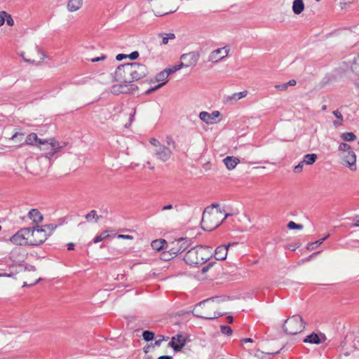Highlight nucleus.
Segmentation results:
<instances>
[{
    "mask_svg": "<svg viewBox=\"0 0 359 359\" xmlns=\"http://www.w3.org/2000/svg\"><path fill=\"white\" fill-rule=\"evenodd\" d=\"M220 297H215L207 299L198 303L192 311L194 316L198 318L214 320L223 316L226 312H217L215 311L216 305L223 301Z\"/></svg>",
    "mask_w": 359,
    "mask_h": 359,
    "instance_id": "f257e3e1",
    "label": "nucleus"
},
{
    "mask_svg": "<svg viewBox=\"0 0 359 359\" xmlns=\"http://www.w3.org/2000/svg\"><path fill=\"white\" fill-rule=\"evenodd\" d=\"M212 256L210 247L198 245L189 250L184 257V260L190 266H197L205 263Z\"/></svg>",
    "mask_w": 359,
    "mask_h": 359,
    "instance_id": "f03ea898",
    "label": "nucleus"
},
{
    "mask_svg": "<svg viewBox=\"0 0 359 359\" xmlns=\"http://www.w3.org/2000/svg\"><path fill=\"white\" fill-rule=\"evenodd\" d=\"M305 325L300 315H293L285 320L283 330L287 334L295 335L304 330Z\"/></svg>",
    "mask_w": 359,
    "mask_h": 359,
    "instance_id": "7ed1b4c3",
    "label": "nucleus"
},
{
    "mask_svg": "<svg viewBox=\"0 0 359 359\" xmlns=\"http://www.w3.org/2000/svg\"><path fill=\"white\" fill-rule=\"evenodd\" d=\"M39 144L40 150L43 152L44 156L48 160L64 147V145H60V142L55 138L42 140L41 142H39Z\"/></svg>",
    "mask_w": 359,
    "mask_h": 359,
    "instance_id": "20e7f679",
    "label": "nucleus"
},
{
    "mask_svg": "<svg viewBox=\"0 0 359 359\" xmlns=\"http://www.w3.org/2000/svg\"><path fill=\"white\" fill-rule=\"evenodd\" d=\"M339 151L342 153L343 164L348 167L351 170H356V155L351 146L346 143H341Z\"/></svg>",
    "mask_w": 359,
    "mask_h": 359,
    "instance_id": "39448f33",
    "label": "nucleus"
},
{
    "mask_svg": "<svg viewBox=\"0 0 359 359\" xmlns=\"http://www.w3.org/2000/svg\"><path fill=\"white\" fill-rule=\"evenodd\" d=\"M219 208V204L213 203V204H212L211 207H208L205 209V210L203 213V217H202V223L203 224H205L212 219H214L215 218H217L218 217V215L224 213V217L220 222H217L213 226H210L209 229L203 228V229L211 231V230L214 229L215 228L217 227L218 226H219L220 224L228 217L233 215V214H230V213H225L224 209H219L218 210H217V212L215 213H212V214H210L208 211L210 208Z\"/></svg>",
    "mask_w": 359,
    "mask_h": 359,
    "instance_id": "423d86ee",
    "label": "nucleus"
},
{
    "mask_svg": "<svg viewBox=\"0 0 359 359\" xmlns=\"http://www.w3.org/2000/svg\"><path fill=\"white\" fill-rule=\"evenodd\" d=\"M29 229V232L28 234L29 236V243L30 245H39L43 243L49 234L47 233V231L43 227L37 226L36 228L33 227Z\"/></svg>",
    "mask_w": 359,
    "mask_h": 359,
    "instance_id": "0eeeda50",
    "label": "nucleus"
},
{
    "mask_svg": "<svg viewBox=\"0 0 359 359\" xmlns=\"http://www.w3.org/2000/svg\"><path fill=\"white\" fill-rule=\"evenodd\" d=\"M114 80L120 83H133L130 63L120 65L114 72Z\"/></svg>",
    "mask_w": 359,
    "mask_h": 359,
    "instance_id": "6e6552de",
    "label": "nucleus"
},
{
    "mask_svg": "<svg viewBox=\"0 0 359 359\" xmlns=\"http://www.w3.org/2000/svg\"><path fill=\"white\" fill-rule=\"evenodd\" d=\"M191 245L187 238H180L170 243L168 245L172 255L177 256L185 251Z\"/></svg>",
    "mask_w": 359,
    "mask_h": 359,
    "instance_id": "1a4fd4ad",
    "label": "nucleus"
},
{
    "mask_svg": "<svg viewBox=\"0 0 359 359\" xmlns=\"http://www.w3.org/2000/svg\"><path fill=\"white\" fill-rule=\"evenodd\" d=\"M133 83L144 78L148 74L146 65L137 62H130Z\"/></svg>",
    "mask_w": 359,
    "mask_h": 359,
    "instance_id": "9d476101",
    "label": "nucleus"
},
{
    "mask_svg": "<svg viewBox=\"0 0 359 359\" xmlns=\"http://www.w3.org/2000/svg\"><path fill=\"white\" fill-rule=\"evenodd\" d=\"M29 229L23 228L17 231L13 236L11 237L10 241L15 245H30L29 241Z\"/></svg>",
    "mask_w": 359,
    "mask_h": 359,
    "instance_id": "9b49d317",
    "label": "nucleus"
},
{
    "mask_svg": "<svg viewBox=\"0 0 359 359\" xmlns=\"http://www.w3.org/2000/svg\"><path fill=\"white\" fill-rule=\"evenodd\" d=\"M137 89V86L134 83H121L113 85L111 88V93L114 95H118L120 93L128 94L133 93Z\"/></svg>",
    "mask_w": 359,
    "mask_h": 359,
    "instance_id": "f8f14e48",
    "label": "nucleus"
},
{
    "mask_svg": "<svg viewBox=\"0 0 359 359\" xmlns=\"http://www.w3.org/2000/svg\"><path fill=\"white\" fill-rule=\"evenodd\" d=\"M187 336L183 334H177L171 338L169 346L172 347L175 352H179L186 345Z\"/></svg>",
    "mask_w": 359,
    "mask_h": 359,
    "instance_id": "ddd939ff",
    "label": "nucleus"
},
{
    "mask_svg": "<svg viewBox=\"0 0 359 359\" xmlns=\"http://www.w3.org/2000/svg\"><path fill=\"white\" fill-rule=\"evenodd\" d=\"M156 16H163L174 13L175 11H164L165 0H147Z\"/></svg>",
    "mask_w": 359,
    "mask_h": 359,
    "instance_id": "4468645a",
    "label": "nucleus"
},
{
    "mask_svg": "<svg viewBox=\"0 0 359 359\" xmlns=\"http://www.w3.org/2000/svg\"><path fill=\"white\" fill-rule=\"evenodd\" d=\"M200 57V54L197 51H192L188 53L182 55L181 60H183L184 67H188L190 66H195Z\"/></svg>",
    "mask_w": 359,
    "mask_h": 359,
    "instance_id": "2eb2a0df",
    "label": "nucleus"
},
{
    "mask_svg": "<svg viewBox=\"0 0 359 359\" xmlns=\"http://www.w3.org/2000/svg\"><path fill=\"white\" fill-rule=\"evenodd\" d=\"M154 153L157 159L162 162L168 161L172 155L171 149L163 144L160 146L159 148H155Z\"/></svg>",
    "mask_w": 359,
    "mask_h": 359,
    "instance_id": "dca6fc26",
    "label": "nucleus"
},
{
    "mask_svg": "<svg viewBox=\"0 0 359 359\" xmlns=\"http://www.w3.org/2000/svg\"><path fill=\"white\" fill-rule=\"evenodd\" d=\"M220 116L219 111H214L212 113L201 111L199 114V118L207 124H213L216 123V118Z\"/></svg>",
    "mask_w": 359,
    "mask_h": 359,
    "instance_id": "f3484780",
    "label": "nucleus"
},
{
    "mask_svg": "<svg viewBox=\"0 0 359 359\" xmlns=\"http://www.w3.org/2000/svg\"><path fill=\"white\" fill-rule=\"evenodd\" d=\"M237 243H229L227 245H222L218 246L215 250L214 256L217 260H224L226 258L229 248L231 245H236Z\"/></svg>",
    "mask_w": 359,
    "mask_h": 359,
    "instance_id": "a211bd4d",
    "label": "nucleus"
},
{
    "mask_svg": "<svg viewBox=\"0 0 359 359\" xmlns=\"http://www.w3.org/2000/svg\"><path fill=\"white\" fill-rule=\"evenodd\" d=\"M42 139L38 137L37 135L34 133L29 134L25 141L24 144L39 147V142H41Z\"/></svg>",
    "mask_w": 359,
    "mask_h": 359,
    "instance_id": "6ab92c4d",
    "label": "nucleus"
},
{
    "mask_svg": "<svg viewBox=\"0 0 359 359\" xmlns=\"http://www.w3.org/2000/svg\"><path fill=\"white\" fill-rule=\"evenodd\" d=\"M28 217L36 224L41 223L43 219V215L37 209H32L28 213Z\"/></svg>",
    "mask_w": 359,
    "mask_h": 359,
    "instance_id": "aec40b11",
    "label": "nucleus"
},
{
    "mask_svg": "<svg viewBox=\"0 0 359 359\" xmlns=\"http://www.w3.org/2000/svg\"><path fill=\"white\" fill-rule=\"evenodd\" d=\"M223 53V48H217L212 51L208 56V61L212 62H218L224 59L223 55L219 56Z\"/></svg>",
    "mask_w": 359,
    "mask_h": 359,
    "instance_id": "412c9836",
    "label": "nucleus"
},
{
    "mask_svg": "<svg viewBox=\"0 0 359 359\" xmlns=\"http://www.w3.org/2000/svg\"><path fill=\"white\" fill-rule=\"evenodd\" d=\"M228 170H233L240 162L239 159L235 156H227L223 160Z\"/></svg>",
    "mask_w": 359,
    "mask_h": 359,
    "instance_id": "4be33fe9",
    "label": "nucleus"
},
{
    "mask_svg": "<svg viewBox=\"0 0 359 359\" xmlns=\"http://www.w3.org/2000/svg\"><path fill=\"white\" fill-rule=\"evenodd\" d=\"M83 5V0H69L67 8L69 12H75L80 9Z\"/></svg>",
    "mask_w": 359,
    "mask_h": 359,
    "instance_id": "5701e85b",
    "label": "nucleus"
},
{
    "mask_svg": "<svg viewBox=\"0 0 359 359\" xmlns=\"http://www.w3.org/2000/svg\"><path fill=\"white\" fill-rule=\"evenodd\" d=\"M34 49L36 51V53H38V55H39V58L38 60H35L34 59H27V58H25L24 57V55L23 54H21V56L22 57V58L24 59V60L27 62H30V63H36V64H39V63H41L43 60L44 58L46 57V55L41 52V49L39 48L38 46H34Z\"/></svg>",
    "mask_w": 359,
    "mask_h": 359,
    "instance_id": "b1692460",
    "label": "nucleus"
},
{
    "mask_svg": "<svg viewBox=\"0 0 359 359\" xmlns=\"http://www.w3.org/2000/svg\"><path fill=\"white\" fill-rule=\"evenodd\" d=\"M304 10V4L303 0H294L292 3V11L294 14L299 15Z\"/></svg>",
    "mask_w": 359,
    "mask_h": 359,
    "instance_id": "393cba45",
    "label": "nucleus"
},
{
    "mask_svg": "<svg viewBox=\"0 0 359 359\" xmlns=\"http://www.w3.org/2000/svg\"><path fill=\"white\" fill-rule=\"evenodd\" d=\"M303 341L304 343L319 344L321 343V339L318 334H317L315 332H313L311 334L308 335L306 337H305Z\"/></svg>",
    "mask_w": 359,
    "mask_h": 359,
    "instance_id": "a878e982",
    "label": "nucleus"
},
{
    "mask_svg": "<svg viewBox=\"0 0 359 359\" xmlns=\"http://www.w3.org/2000/svg\"><path fill=\"white\" fill-rule=\"evenodd\" d=\"M167 244L165 240L164 239H156L151 242V246L153 250L156 251H160L161 250L164 248V245Z\"/></svg>",
    "mask_w": 359,
    "mask_h": 359,
    "instance_id": "bb28decb",
    "label": "nucleus"
},
{
    "mask_svg": "<svg viewBox=\"0 0 359 359\" xmlns=\"http://www.w3.org/2000/svg\"><path fill=\"white\" fill-rule=\"evenodd\" d=\"M102 217L101 215H98L97 214V211L95 210H93L90 211L88 214L85 215L86 219L88 222H91L93 220H95V222H97V221Z\"/></svg>",
    "mask_w": 359,
    "mask_h": 359,
    "instance_id": "cd10ccee",
    "label": "nucleus"
},
{
    "mask_svg": "<svg viewBox=\"0 0 359 359\" xmlns=\"http://www.w3.org/2000/svg\"><path fill=\"white\" fill-rule=\"evenodd\" d=\"M167 250L165 251H163L161 254V259L163 261H169L170 259H172V258L175 257L176 256L172 255V251H170V248L168 247V245H166L165 248Z\"/></svg>",
    "mask_w": 359,
    "mask_h": 359,
    "instance_id": "c85d7f7f",
    "label": "nucleus"
},
{
    "mask_svg": "<svg viewBox=\"0 0 359 359\" xmlns=\"http://www.w3.org/2000/svg\"><path fill=\"white\" fill-rule=\"evenodd\" d=\"M332 114L338 119V120H335L333 121V125L335 127H337L339 126H342L344 118H343V116H342L341 113L338 109H337V110L333 111Z\"/></svg>",
    "mask_w": 359,
    "mask_h": 359,
    "instance_id": "c756f323",
    "label": "nucleus"
},
{
    "mask_svg": "<svg viewBox=\"0 0 359 359\" xmlns=\"http://www.w3.org/2000/svg\"><path fill=\"white\" fill-rule=\"evenodd\" d=\"M317 159L316 154H309L304 156L303 161L306 165H313Z\"/></svg>",
    "mask_w": 359,
    "mask_h": 359,
    "instance_id": "7c9ffc66",
    "label": "nucleus"
},
{
    "mask_svg": "<svg viewBox=\"0 0 359 359\" xmlns=\"http://www.w3.org/2000/svg\"><path fill=\"white\" fill-rule=\"evenodd\" d=\"M329 236H330V234H327L325 237H324L323 238H320L315 242L309 243L307 245V249L309 250H314L317 246L321 245Z\"/></svg>",
    "mask_w": 359,
    "mask_h": 359,
    "instance_id": "2f4dec72",
    "label": "nucleus"
},
{
    "mask_svg": "<svg viewBox=\"0 0 359 359\" xmlns=\"http://www.w3.org/2000/svg\"><path fill=\"white\" fill-rule=\"evenodd\" d=\"M341 137L345 142H353L356 140V135L351 132H346L341 134Z\"/></svg>",
    "mask_w": 359,
    "mask_h": 359,
    "instance_id": "473e14b6",
    "label": "nucleus"
},
{
    "mask_svg": "<svg viewBox=\"0 0 359 359\" xmlns=\"http://www.w3.org/2000/svg\"><path fill=\"white\" fill-rule=\"evenodd\" d=\"M169 76V75L167 73V71H165V69L161 71V72H159L158 74H157V75L156 76V81L159 82V81H162V82H165V83L168 82V77Z\"/></svg>",
    "mask_w": 359,
    "mask_h": 359,
    "instance_id": "72a5a7b5",
    "label": "nucleus"
},
{
    "mask_svg": "<svg viewBox=\"0 0 359 359\" xmlns=\"http://www.w3.org/2000/svg\"><path fill=\"white\" fill-rule=\"evenodd\" d=\"M23 137L24 133L20 132H15L10 139L15 141L16 142H18L20 144V146H22L24 145V143L22 142Z\"/></svg>",
    "mask_w": 359,
    "mask_h": 359,
    "instance_id": "f704fd0d",
    "label": "nucleus"
},
{
    "mask_svg": "<svg viewBox=\"0 0 359 359\" xmlns=\"http://www.w3.org/2000/svg\"><path fill=\"white\" fill-rule=\"evenodd\" d=\"M351 69L353 72L359 74V54L354 58Z\"/></svg>",
    "mask_w": 359,
    "mask_h": 359,
    "instance_id": "c9c22d12",
    "label": "nucleus"
},
{
    "mask_svg": "<svg viewBox=\"0 0 359 359\" xmlns=\"http://www.w3.org/2000/svg\"><path fill=\"white\" fill-rule=\"evenodd\" d=\"M108 237H109L108 232L107 231H104L99 236H97L94 238L93 243H97L107 239Z\"/></svg>",
    "mask_w": 359,
    "mask_h": 359,
    "instance_id": "e433bc0d",
    "label": "nucleus"
},
{
    "mask_svg": "<svg viewBox=\"0 0 359 359\" xmlns=\"http://www.w3.org/2000/svg\"><path fill=\"white\" fill-rule=\"evenodd\" d=\"M154 332L149 330H145L142 332V337L145 341H152L154 339Z\"/></svg>",
    "mask_w": 359,
    "mask_h": 359,
    "instance_id": "4c0bfd02",
    "label": "nucleus"
},
{
    "mask_svg": "<svg viewBox=\"0 0 359 359\" xmlns=\"http://www.w3.org/2000/svg\"><path fill=\"white\" fill-rule=\"evenodd\" d=\"M182 67H184V62H182L180 65H175V66H172V67L166 68L165 69V71H167L168 74L170 75L171 74H173V73L176 72L177 71L180 70Z\"/></svg>",
    "mask_w": 359,
    "mask_h": 359,
    "instance_id": "58836bf2",
    "label": "nucleus"
},
{
    "mask_svg": "<svg viewBox=\"0 0 359 359\" xmlns=\"http://www.w3.org/2000/svg\"><path fill=\"white\" fill-rule=\"evenodd\" d=\"M287 226L289 229H298V230H301L304 227L302 224H297L293 221L289 222Z\"/></svg>",
    "mask_w": 359,
    "mask_h": 359,
    "instance_id": "ea45409f",
    "label": "nucleus"
},
{
    "mask_svg": "<svg viewBox=\"0 0 359 359\" xmlns=\"http://www.w3.org/2000/svg\"><path fill=\"white\" fill-rule=\"evenodd\" d=\"M41 227H43V229H45L46 231H48V232L47 231V233L49 234V236H50L53 231L57 228V225L54 224H49L42 226Z\"/></svg>",
    "mask_w": 359,
    "mask_h": 359,
    "instance_id": "a19ab883",
    "label": "nucleus"
},
{
    "mask_svg": "<svg viewBox=\"0 0 359 359\" xmlns=\"http://www.w3.org/2000/svg\"><path fill=\"white\" fill-rule=\"evenodd\" d=\"M239 100L238 97V95L236 93H233L231 95H229L226 97V102H229L231 104H233Z\"/></svg>",
    "mask_w": 359,
    "mask_h": 359,
    "instance_id": "79ce46f5",
    "label": "nucleus"
},
{
    "mask_svg": "<svg viewBox=\"0 0 359 359\" xmlns=\"http://www.w3.org/2000/svg\"><path fill=\"white\" fill-rule=\"evenodd\" d=\"M220 330L222 334L225 335H231L232 334L231 328L228 325H221Z\"/></svg>",
    "mask_w": 359,
    "mask_h": 359,
    "instance_id": "37998d69",
    "label": "nucleus"
},
{
    "mask_svg": "<svg viewBox=\"0 0 359 359\" xmlns=\"http://www.w3.org/2000/svg\"><path fill=\"white\" fill-rule=\"evenodd\" d=\"M158 339L155 341V342H154V344L153 345L154 346H160L161 343L163 341H167L169 339L168 337H164L163 335H158Z\"/></svg>",
    "mask_w": 359,
    "mask_h": 359,
    "instance_id": "c03bdc74",
    "label": "nucleus"
},
{
    "mask_svg": "<svg viewBox=\"0 0 359 359\" xmlns=\"http://www.w3.org/2000/svg\"><path fill=\"white\" fill-rule=\"evenodd\" d=\"M304 164L305 163L303 161H300L299 164L294 168V172L295 173H300L302 171V168Z\"/></svg>",
    "mask_w": 359,
    "mask_h": 359,
    "instance_id": "a18cd8bd",
    "label": "nucleus"
},
{
    "mask_svg": "<svg viewBox=\"0 0 359 359\" xmlns=\"http://www.w3.org/2000/svg\"><path fill=\"white\" fill-rule=\"evenodd\" d=\"M149 142L151 144L155 147V148H159L160 146H162L163 144H161V142L156 138H151L149 140Z\"/></svg>",
    "mask_w": 359,
    "mask_h": 359,
    "instance_id": "49530a36",
    "label": "nucleus"
},
{
    "mask_svg": "<svg viewBox=\"0 0 359 359\" xmlns=\"http://www.w3.org/2000/svg\"><path fill=\"white\" fill-rule=\"evenodd\" d=\"M275 88L278 90L284 91L288 88V86L286 83H284L282 84L276 85Z\"/></svg>",
    "mask_w": 359,
    "mask_h": 359,
    "instance_id": "de8ad7c7",
    "label": "nucleus"
},
{
    "mask_svg": "<svg viewBox=\"0 0 359 359\" xmlns=\"http://www.w3.org/2000/svg\"><path fill=\"white\" fill-rule=\"evenodd\" d=\"M166 142H167V144L168 146H171L173 149H175L176 147V144L175 142V141L172 140V137H166Z\"/></svg>",
    "mask_w": 359,
    "mask_h": 359,
    "instance_id": "09e8293b",
    "label": "nucleus"
},
{
    "mask_svg": "<svg viewBox=\"0 0 359 359\" xmlns=\"http://www.w3.org/2000/svg\"><path fill=\"white\" fill-rule=\"evenodd\" d=\"M5 21L6 22L7 25L9 26H13L14 24V21H13L11 15L8 13L6 15V17L5 18Z\"/></svg>",
    "mask_w": 359,
    "mask_h": 359,
    "instance_id": "8fccbe9b",
    "label": "nucleus"
},
{
    "mask_svg": "<svg viewBox=\"0 0 359 359\" xmlns=\"http://www.w3.org/2000/svg\"><path fill=\"white\" fill-rule=\"evenodd\" d=\"M215 262H211L205 266L201 270L202 273H206L215 264Z\"/></svg>",
    "mask_w": 359,
    "mask_h": 359,
    "instance_id": "3c124183",
    "label": "nucleus"
},
{
    "mask_svg": "<svg viewBox=\"0 0 359 359\" xmlns=\"http://www.w3.org/2000/svg\"><path fill=\"white\" fill-rule=\"evenodd\" d=\"M7 13L6 11L0 12V26L3 25L5 22V18L6 17Z\"/></svg>",
    "mask_w": 359,
    "mask_h": 359,
    "instance_id": "603ef678",
    "label": "nucleus"
},
{
    "mask_svg": "<svg viewBox=\"0 0 359 359\" xmlns=\"http://www.w3.org/2000/svg\"><path fill=\"white\" fill-rule=\"evenodd\" d=\"M107 56L105 55H102L100 57H94L90 60L92 62H97L100 61L104 60L106 59Z\"/></svg>",
    "mask_w": 359,
    "mask_h": 359,
    "instance_id": "864d4df0",
    "label": "nucleus"
},
{
    "mask_svg": "<svg viewBox=\"0 0 359 359\" xmlns=\"http://www.w3.org/2000/svg\"><path fill=\"white\" fill-rule=\"evenodd\" d=\"M130 60H134L139 57V53L137 51H133L128 55H127Z\"/></svg>",
    "mask_w": 359,
    "mask_h": 359,
    "instance_id": "5fc2aeb1",
    "label": "nucleus"
},
{
    "mask_svg": "<svg viewBox=\"0 0 359 359\" xmlns=\"http://www.w3.org/2000/svg\"><path fill=\"white\" fill-rule=\"evenodd\" d=\"M117 238H120V239H128V240H132L133 238V237L132 236L123 235V234H118L117 236Z\"/></svg>",
    "mask_w": 359,
    "mask_h": 359,
    "instance_id": "6e6d98bb",
    "label": "nucleus"
},
{
    "mask_svg": "<svg viewBox=\"0 0 359 359\" xmlns=\"http://www.w3.org/2000/svg\"><path fill=\"white\" fill-rule=\"evenodd\" d=\"M222 48H223V52L224 53L223 55V57H224V58H225L229 55L230 49L228 46H224Z\"/></svg>",
    "mask_w": 359,
    "mask_h": 359,
    "instance_id": "4d7b16f0",
    "label": "nucleus"
},
{
    "mask_svg": "<svg viewBox=\"0 0 359 359\" xmlns=\"http://www.w3.org/2000/svg\"><path fill=\"white\" fill-rule=\"evenodd\" d=\"M236 93L238 95V97L240 100V99H241L243 97H245L247 95L248 92L246 90H244V91Z\"/></svg>",
    "mask_w": 359,
    "mask_h": 359,
    "instance_id": "13d9d810",
    "label": "nucleus"
},
{
    "mask_svg": "<svg viewBox=\"0 0 359 359\" xmlns=\"http://www.w3.org/2000/svg\"><path fill=\"white\" fill-rule=\"evenodd\" d=\"M173 209V205L171 204H168L166 205H164L161 208V211L168 210Z\"/></svg>",
    "mask_w": 359,
    "mask_h": 359,
    "instance_id": "bf43d9fd",
    "label": "nucleus"
},
{
    "mask_svg": "<svg viewBox=\"0 0 359 359\" xmlns=\"http://www.w3.org/2000/svg\"><path fill=\"white\" fill-rule=\"evenodd\" d=\"M127 57V55H125V54H118L116 57V60L118 61H121L122 60L123 58H126Z\"/></svg>",
    "mask_w": 359,
    "mask_h": 359,
    "instance_id": "052dcab7",
    "label": "nucleus"
},
{
    "mask_svg": "<svg viewBox=\"0 0 359 359\" xmlns=\"http://www.w3.org/2000/svg\"><path fill=\"white\" fill-rule=\"evenodd\" d=\"M165 84V82H162L156 86H155L154 87H152V89L154 90V91L161 88L162 86H163Z\"/></svg>",
    "mask_w": 359,
    "mask_h": 359,
    "instance_id": "680f3d73",
    "label": "nucleus"
},
{
    "mask_svg": "<svg viewBox=\"0 0 359 359\" xmlns=\"http://www.w3.org/2000/svg\"><path fill=\"white\" fill-rule=\"evenodd\" d=\"M286 83H287V86H293L296 85L297 81L294 79H291L288 82H287Z\"/></svg>",
    "mask_w": 359,
    "mask_h": 359,
    "instance_id": "e2e57ef3",
    "label": "nucleus"
},
{
    "mask_svg": "<svg viewBox=\"0 0 359 359\" xmlns=\"http://www.w3.org/2000/svg\"><path fill=\"white\" fill-rule=\"evenodd\" d=\"M164 35L168 37V39H175V35L173 33L164 34Z\"/></svg>",
    "mask_w": 359,
    "mask_h": 359,
    "instance_id": "0e129e2a",
    "label": "nucleus"
},
{
    "mask_svg": "<svg viewBox=\"0 0 359 359\" xmlns=\"http://www.w3.org/2000/svg\"><path fill=\"white\" fill-rule=\"evenodd\" d=\"M320 252V251H318V252H314L313 253L312 255H311L309 257H308L306 259V261H309L311 260L312 258L315 257L318 254H319Z\"/></svg>",
    "mask_w": 359,
    "mask_h": 359,
    "instance_id": "69168bd1",
    "label": "nucleus"
},
{
    "mask_svg": "<svg viewBox=\"0 0 359 359\" xmlns=\"http://www.w3.org/2000/svg\"><path fill=\"white\" fill-rule=\"evenodd\" d=\"M353 221L355 222L354 226H359V216H355L353 218Z\"/></svg>",
    "mask_w": 359,
    "mask_h": 359,
    "instance_id": "338daca9",
    "label": "nucleus"
},
{
    "mask_svg": "<svg viewBox=\"0 0 359 359\" xmlns=\"http://www.w3.org/2000/svg\"><path fill=\"white\" fill-rule=\"evenodd\" d=\"M157 359H172V357L170 355H161L158 357Z\"/></svg>",
    "mask_w": 359,
    "mask_h": 359,
    "instance_id": "774afa93",
    "label": "nucleus"
}]
</instances>
